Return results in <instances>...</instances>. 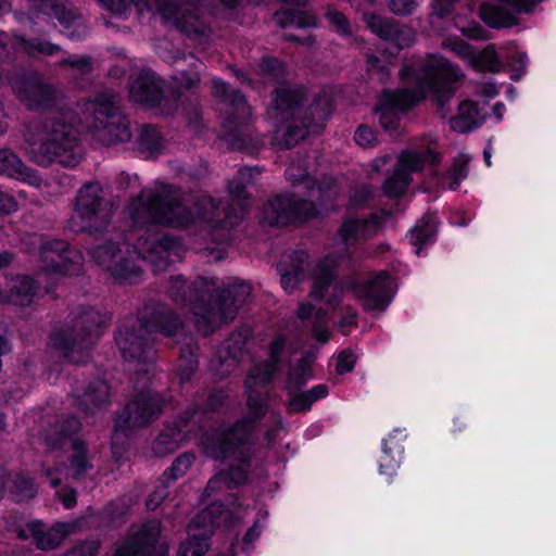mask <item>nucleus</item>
Returning <instances> with one entry per match:
<instances>
[{
    "label": "nucleus",
    "instance_id": "1",
    "mask_svg": "<svg viewBox=\"0 0 556 556\" xmlns=\"http://www.w3.org/2000/svg\"><path fill=\"white\" fill-rule=\"evenodd\" d=\"M257 168L244 167L229 182L228 191L238 208L219 207V203L208 195L199 197L189 206L186 197L169 185L144 188L128 206L135 225L161 224L170 228L185 229L198 223L235 226L248 211L245 185L250 184Z\"/></svg>",
    "mask_w": 556,
    "mask_h": 556
},
{
    "label": "nucleus",
    "instance_id": "2",
    "mask_svg": "<svg viewBox=\"0 0 556 556\" xmlns=\"http://www.w3.org/2000/svg\"><path fill=\"white\" fill-rule=\"evenodd\" d=\"M286 345V338L277 336L269 345V359L255 365L249 372L244 388L247 393L248 415L233 426L222 430L211 440L203 444L204 452L212 458L230 459V468L210 479L205 493L219 490L222 485L230 489L242 484L248 479L251 467L250 434L257 420L266 413L268 393L264 388L273 379L280 361V353Z\"/></svg>",
    "mask_w": 556,
    "mask_h": 556
},
{
    "label": "nucleus",
    "instance_id": "3",
    "mask_svg": "<svg viewBox=\"0 0 556 556\" xmlns=\"http://www.w3.org/2000/svg\"><path fill=\"white\" fill-rule=\"evenodd\" d=\"M250 294L251 286L238 279L217 288L213 279L199 277L188 283L182 276H173L168 287L169 298L192 313L198 330L204 336L233 320Z\"/></svg>",
    "mask_w": 556,
    "mask_h": 556
},
{
    "label": "nucleus",
    "instance_id": "4",
    "mask_svg": "<svg viewBox=\"0 0 556 556\" xmlns=\"http://www.w3.org/2000/svg\"><path fill=\"white\" fill-rule=\"evenodd\" d=\"M458 78V68L445 58L435 54L427 56L416 75L414 88L382 91L376 108L380 126L392 136L400 127L401 116L428 93L444 116L445 105L455 94V83Z\"/></svg>",
    "mask_w": 556,
    "mask_h": 556
},
{
    "label": "nucleus",
    "instance_id": "5",
    "mask_svg": "<svg viewBox=\"0 0 556 556\" xmlns=\"http://www.w3.org/2000/svg\"><path fill=\"white\" fill-rule=\"evenodd\" d=\"M109 242L99 245L90 251L96 263L109 271L114 280L118 282H136L142 274L140 266L135 258L141 256L149 262L154 271L160 273L167 268L170 263L180 261L184 255L181 243L174 237L163 231L148 229L140 236L137 250L131 251L129 245Z\"/></svg>",
    "mask_w": 556,
    "mask_h": 556
},
{
    "label": "nucleus",
    "instance_id": "6",
    "mask_svg": "<svg viewBox=\"0 0 556 556\" xmlns=\"http://www.w3.org/2000/svg\"><path fill=\"white\" fill-rule=\"evenodd\" d=\"M41 266L36 278L18 275L11 280L8 302L28 306L45 293H50L56 281L64 276L78 275L83 267V255L66 242L49 240L40 244Z\"/></svg>",
    "mask_w": 556,
    "mask_h": 556
},
{
    "label": "nucleus",
    "instance_id": "7",
    "mask_svg": "<svg viewBox=\"0 0 556 556\" xmlns=\"http://www.w3.org/2000/svg\"><path fill=\"white\" fill-rule=\"evenodd\" d=\"M180 330L181 323L170 309L156 308L142 313L140 319L131 326H121L115 341L123 357L141 367L137 369L138 375L141 371L148 375L155 359V350L150 334L160 332L170 337Z\"/></svg>",
    "mask_w": 556,
    "mask_h": 556
},
{
    "label": "nucleus",
    "instance_id": "8",
    "mask_svg": "<svg viewBox=\"0 0 556 556\" xmlns=\"http://www.w3.org/2000/svg\"><path fill=\"white\" fill-rule=\"evenodd\" d=\"M305 99L301 88H278L274 91V117H292L286 130L289 139H307L311 136H320L326 128L333 110V97L329 90H321L315 94L312 103L299 116H293L294 110Z\"/></svg>",
    "mask_w": 556,
    "mask_h": 556
},
{
    "label": "nucleus",
    "instance_id": "9",
    "mask_svg": "<svg viewBox=\"0 0 556 556\" xmlns=\"http://www.w3.org/2000/svg\"><path fill=\"white\" fill-rule=\"evenodd\" d=\"M109 320L106 312L94 307L80 308L62 330L51 337V343L71 363H81Z\"/></svg>",
    "mask_w": 556,
    "mask_h": 556
},
{
    "label": "nucleus",
    "instance_id": "10",
    "mask_svg": "<svg viewBox=\"0 0 556 556\" xmlns=\"http://www.w3.org/2000/svg\"><path fill=\"white\" fill-rule=\"evenodd\" d=\"M113 204L103 195L97 181L85 184L78 191L70 226L73 230L94 235L104 231L112 217Z\"/></svg>",
    "mask_w": 556,
    "mask_h": 556
},
{
    "label": "nucleus",
    "instance_id": "11",
    "mask_svg": "<svg viewBox=\"0 0 556 556\" xmlns=\"http://www.w3.org/2000/svg\"><path fill=\"white\" fill-rule=\"evenodd\" d=\"M164 405L162 396L150 389L138 392L115 421L113 443L128 430L143 427L154 420Z\"/></svg>",
    "mask_w": 556,
    "mask_h": 556
},
{
    "label": "nucleus",
    "instance_id": "12",
    "mask_svg": "<svg viewBox=\"0 0 556 556\" xmlns=\"http://www.w3.org/2000/svg\"><path fill=\"white\" fill-rule=\"evenodd\" d=\"M212 93L223 104L231 109V113L223 122V127L230 139H244L250 137L249 121L251 109L247 103L244 94L232 89L220 79H213Z\"/></svg>",
    "mask_w": 556,
    "mask_h": 556
},
{
    "label": "nucleus",
    "instance_id": "13",
    "mask_svg": "<svg viewBox=\"0 0 556 556\" xmlns=\"http://www.w3.org/2000/svg\"><path fill=\"white\" fill-rule=\"evenodd\" d=\"M224 505L213 503L197 514L189 525V536L177 551L176 556H204L208 549V538L219 526Z\"/></svg>",
    "mask_w": 556,
    "mask_h": 556
},
{
    "label": "nucleus",
    "instance_id": "14",
    "mask_svg": "<svg viewBox=\"0 0 556 556\" xmlns=\"http://www.w3.org/2000/svg\"><path fill=\"white\" fill-rule=\"evenodd\" d=\"M316 213V206L311 200H300L293 194L285 193L263 205L261 219L270 226H286L312 218Z\"/></svg>",
    "mask_w": 556,
    "mask_h": 556
},
{
    "label": "nucleus",
    "instance_id": "15",
    "mask_svg": "<svg viewBox=\"0 0 556 556\" xmlns=\"http://www.w3.org/2000/svg\"><path fill=\"white\" fill-rule=\"evenodd\" d=\"M440 156L433 150L427 151H403L393 174L383 184V193L388 197L402 195L412 182V174L419 172L426 164H435Z\"/></svg>",
    "mask_w": 556,
    "mask_h": 556
},
{
    "label": "nucleus",
    "instance_id": "16",
    "mask_svg": "<svg viewBox=\"0 0 556 556\" xmlns=\"http://www.w3.org/2000/svg\"><path fill=\"white\" fill-rule=\"evenodd\" d=\"M24 149L30 160L41 166L58 162L63 166H76L84 153L78 141H25Z\"/></svg>",
    "mask_w": 556,
    "mask_h": 556
},
{
    "label": "nucleus",
    "instance_id": "17",
    "mask_svg": "<svg viewBox=\"0 0 556 556\" xmlns=\"http://www.w3.org/2000/svg\"><path fill=\"white\" fill-rule=\"evenodd\" d=\"M542 0H494L479 7V16L492 28H508L519 24V16L528 14Z\"/></svg>",
    "mask_w": 556,
    "mask_h": 556
},
{
    "label": "nucleus",
    "instance_id": "18",
    "mask_svg": "<svg viewBox=\"0 0 556 556\" xmlns=\"http://www.w3.org/2000/svg\"><path fill=\"white\" fill-rule=\"evenodd\" d=\"M197 409L187 410L168 424L161 431L152 445L156 456H165L175 452L181 444L190 440L200 430L197 417H200Z\"/></svg>",
    "mask_w": 556,
    "mask_h": 556
},
{
    "label": "nucleus",
    "instance_id": "19",
    "mask_svg": "<svg viewBox=\"0 0 556 556\" xmlns=\"http://www.w3.org/2000/svg\"><path fill=\"white\" fill-rule=\"evenodd\" d=\"M13 89L18 100L33 111L50 109L56 99V88L35 73L17 79Z\"/></svg>",
    "mask_w": 556,
    "mask_h": 556
},
{
    "label": "nucleus",
    "instance_id": "20",
    "mask_svg": "<svg viewBox=\"0 0 556 556\" xmlns=\"http://www.w3.org/2000/svg\"><path fill=\"white\" fill-rule=\"evenodd\" d=\"M351 289L365 311L382 312L392 299L391 277L384 271L363 282L352 283Z\"/></svg>",
    "mask_w": 556,
    "mask_h": 556
},
{
    "label": "nucleus",
    "instance_id": "21",
    "mask_svg": "<svg viewBox=\"0 0 556 556\" xmlns=\"http://www.w3.org/2000/svg\"><path fill=\"white\" fill-rule=\"evenodd\" d=\"M129 100L147 109L160 106L164 97V80L151 70H142L128 79Z\"/></svg>",
    "mask_w": 556,
    "mask_h": 556
},
{
    "label": "nucleus",
    "instance_id": "22",
    "mask_svg": "<svg viewBox=\"0 0 556 556\" xmlns=\"http://www.w3.org/2000/svg\"><path fill=\"white\" fill-rule=\"evenodd\" d=\"M161 522L150 520L140 526H132L125 538L118 543L124 544L130 541V548H142L143 552L138 556H168L166 544L160 543Z\"/></svg>",
    "mask_w": 556,
    "mask_h": 556
},
{
    "label": "nucleus",
    "instance_id": "23",
    "mask_svg": "<svg viewBox=\"0 0 556 556\" xmlns=\"http://www.w3.org/2000/svg\"><path fill=\"white\" fill-rule=\"evenodd\" d=\"M76 529L75 522L56 523L51 528H46L40 521H31L18 531V536L24 540L31 539L38 548L49 551L58 547Z\"/></svg>",
    "mask_w": 556,
    "mask_h": 556
},
{
    "label": "nucleus",
    "instance_id": "24",
    "mask_svg": "<svg viewBox=\"0 0 556 556\" xmlns=\"http://www.w3.org/2000/svg\"><path fill=\"white\" fill-rule=\"evenodd\" d=\"M363 18L366 26L375 35L382 40L394 43L397 49L409 47L415 40L414 31L393 18L382 17L375 13H364Z\"/></svg>",
    "mask_w": 556,
    "mask_h": 556
},
{
    "label": "nucleus",
    "instance_id": "25",
    "mask_svg": "<svg viewBox=\"0 0 556 556\" xmlns=\"http://www.w3.org/2000/svg\"><path fill=\"white\" fill-rule=\"evenodd\" d=\"M182 0H159V11L175 26L188 36L202 37L206 35L205 23L191 10L181 8Z\"/></svg>",
    "mask_w": 556,
    "mask_h": 556
},
{
    "label": "nucleus",
    "instance_id": "26",
    "mask_svg": "<svg viewBox=\"0 0 556 556\" xmlns=\"http://www.w3.org/2000/svg\"><path fill=\"white\" fill-rule=\"evenodd\" d=\"M389 217L390 214L388 212L372 214L367 218L349 217L339 229V238L344 245H353L359 240L377 235Z\"/></svg>",
    "mask_w": 556,
    "mask_h": 556
},
{
    "label": "nucleus",
    "instance_id": "27",
    "mask_svg": "<svg viewBox=\"0 0 556 556\" xmlns=\"http://www.w3.org/2000/svg\"><path fill=\"white\" fill-rule=\"evenodd\" d=\"M250 336L249 328H239L218 349L217 357L212 362V366L219 376H227L236 368Z\"/></svg>",
    "mask_w": 556,
    "mask_h": 556
},
{
    "label": "nucleus",
    "instance_id": "28",
    "mask_svg": "<svg viewBox=\"0 0 556 556\" xmlns=\"http://www.w3.org/2000/svg\"><path fill=\"white\" fill-rule=\"evenodd\" d=\"M307 254L304 251H293L285 254L278 265L281 277V286L286 292H292L305 278V264Z\"/></svg>",
    "mask_w": 556,
    "mask_h": 556
},
{
    "label": "nucleus",
    "instance_id": "29",
    "mask_svg": "<svg viewBox=\"0 0 556 556\" xmlns=\"http://www.w3.org/2000/svg\"><path fill=\"white\" fill-rule=\"evenodd\" d=\"M0 175L18 179L36 188H40L43 184L37 170L26 167L22 160L9 149L0 150Z\"/></svg>",
    "mask_w": 556,
    "mask_h": 556
},
{
    "label": "nucleus",
    "instance_id": "30",
    "mask_svg": "<svg viewBox=\"0 0 556 556\" xmlns=\"http://www.w3.org/2000/svg\"><path fill=\"white\" fill-rule=\"evenodd\" d=\"M488 115L485 106L470 100L459 103L457 114L450 118V127L457 134H467L480 127Z\"/></svg>",
    "mask_w": 556,
    "mask_h": 556
},
{
    "label": "nucleus",
    "instance_id": "31",
    "mask_svg": "<svg viewBox=\"0 0 556 556\" xmlns=\"http://www.w3.org/2000/svg\"><path fill=\"white\" fill-rule=\"evenodd\" d=\"M93 469L92 455L87 444L79 439H71L67 476L75 480H81Z\"/></svg>",
    "mask_w": 556,
    "mask_h": 556
},
{
    "label": "nucleus",
    "instance_id": "32",
    "mask_svg": "<svg viewBox=\"0 0 556 556\" xmlns=\"http://www.w3.org/2000/svg\"><path fill=\"white\" fill-rule=\"evenodd\" d=\"M77 406L86 414H94L102 408L109 400V386L105 381L97 379L89 383L83 394H75Z\"/></svg>",
    "mask_w": 556,
    "mask_h": 556
},
{
    "label": "nucleus",
    "instance_id": "33",
    "mask_svg": "<svg viewBox=\"0 0 556 556\" xmlns=\"http://www.w3.org/2000/svg\"><path fill=\"white\" fill-rule=\"evenodd\" d=\"M286 177L293 186L304 184L305 188L308 190L309 197L318 199L320 204H324L326 199H331L336 193L332 180L328 185L327 189L318 185L315 190L316 181L307 175L304 168L296 167L294 165L288 167L286 170Z\"/></svg>",
    "mask_w": 556,
    "mask_h": 556
},
{
    "label": "nucleus",
    "instance_id": "34",
    "mask_svg": "<svg viewBox=\"0 0 556 556\" xmlns=\"http://www.w3.org/2000/svg\"><path fill=\"white\" fill-rule=\"evenodd\" d=\"M50 8L52 9L58 21L64 25V33L68 39L80 40L86 37L87 27L80 16H78L72 10L66 9L60 0L52 2Z\"/></svg>",
    "mask_w": 556,
    "mask_h": 556
},
{
    "label": "nucleus",
    "instance_id": "35",
    "mask_svg": "<svg viewBox=\"0 0 556 556\" xmlns=\"http://www.w3.org/2000/svg\"><path fill=\"white\" fill-rule=\"evenodd\" d=\"M83 105L85 110L92 113L96 121H99L101 124L121 114L118 96L114 93H100L93 100H87Z\"/></svg>",
    "mask_w": 556,
    "mask_h": 556
},
{
    "label": "nucleus",
    "instance_id": "36",
    "mask_svg": "<svg viewBox=\"0 0 556 556\" xmlns=\"http://www.w3.org/2000/svg\"><path fill=\"white\" fill-rule=\"evenodd\" d=\"M298 317L302 320L313 318V334L316 340L325 343L329 339L327 328L328 317L327 313L321 308L315 309L308 302H302L298 309Z\"/></svg>",
    "mask_w": 556,
    "mask_h": 556
},
{
    "label": "nucleus",
    "instance_id": "37",
    "mask_svg": "<svg viewBox=\"0 0 556 556\" xmlns=\"http://www.w3.org/2000/svg\"><path fill=\"white\" fill-rule=\"evenodd\" d=\"M182 59L188 61V68L178 70L176 74L172 75V80L179 88L187 90L195 89L200 85V72L204 64L193 54L184 55Z\"/></svg>",
    "mask_w": 556,
    "mask_h": 556
},
{
    "label": "nucleus",
    "instance_id": "38",
    "mask_svg": "<svg viewBox=\"0 0 556 556\" xmlns=\"http://www.w3.org/2000/svg\"><path fill=\"white\" fill-rule=\"evenodd\" d=\"M437 233V217L426 214L410 230L408 239L413 245H424L433 242Z\"/></svg>",
    "mask_w": 556,
    "mask_h": 556
},
{
    "label": "nucleus",
    "instance_id": "39",
    "mask_svg": "<svg viewBox=\"0 0 556 556\" xmlns=\"http://www.w3.org/2000/svg\"><path fill=\"white\" fill-rule=\"evenodd\" d=\"M275 22L282 28L288 26L311 27L315 26V16L300 9H283L274 14Z\"/></svg>",
    "mask_w": 556,
    "mask_h": 556
},
{
    "label": "nucleus",
    "instance_id": "40",
    "mask_svg": "<svg viewBox=\"0 0 556 556\" xmlns=\"http://www.w3.org/2000/svg\"><path fill=\"white\" fill-rule=\"evenodd\" d=\"M472 66L480 72L500 73L504 64L500 61L496 50L492 46L479 52H473L470 60Z\"/></svg>",
    "mask_w": 556,
    "mask_h": 556
},
{
    "label": "nucleus",
    "instance_id": "41",
    "mask_svg": "<svg viewBox=\"0 0 556 556\" xmlns=\"http://www.w3.org/2000/svg\"><path fill=\"white\" fill-rule=\"evenodd\" d=\"M333 278L332 263L330 264L327 258L317 267L309 296L315 300L324 299L326 291L332 286Z\"/></svg>",
    "mask_w": 556,
    "mask_h": 556
},
{
    "label": "nucleus",
    "instance_id": "42",
    "mask_svg": "<svg viewBox=\"0 0 556 556\" xmlns=\"http://www.w3.org/2000/svg\"><path fill=\"white\" fill-rule=\"evenodd\" d=\"M58 130L53 128L52 125H48L43 123L41 119H36L31 122L28 126V134L34 137H38V139H71V134L63 130Z\"/></svg>",
    "mask_w": 556,
    "mask_h": 556
},
{
    "label": "nucleus",
    "instance_id": "43",
    "mask_svg": "<svg viewBox=\"0 0 556 556\" xmlns=\"http://www.w3.org/2000/svg\"><path fill=\"white\" fill-rule=\"evenodd\" d=\"M20 42L25 52L31 56L36 54L54 55L61 51L60 46L38 38L25 39L20 37Z\"/></svg>",
    "mask_w": 556,
    "mask_h": 556
},
{
    "label": "nucleus",
    "instance_id": "44",
    "mask_svg": "<svg viewBox=\"0 0 556 556\" xmlns=\"http://www.w3.org/2000/svg\"><path fill=\"white\" fill-rule=\"evenodd\" d=\"M105 135L111 139H130L129 121L127 117L118 114L115 118H111L102 124Z\"/></svg>",
    "mask_w": 556,
    "mask_h": 556
},
{
    "label": "nucleus",
    "instance_id": "45",
    "mask_svg": "<svg viewBox=\"0 0 556 556\" xmlns=\"http://www.w3.org/2000/svg\"><path fill=\"white\" fill-rule=\"evenodd\" d=\"M311 376L309 361L307 357H303L298 366L289 370L287 388L291 392L292 389H296L306 383Z\"/></svg>",
    "mask_w": 556,
    "mask_h": 556
},
{
    "label": "nucleus",
    "instance_id": "46",
    "mask_svg": "<svg viewBox=\"0 0 556 556\" xmlns=\"http://www.w3.org/2000/svg\"><path fill=\"white\" fill-rule=\"evenodd\" d=\"M79 429L80 421L76 417H67L61 421L59 437L56 439H53L50 434L47 435V445L50 447H61L66 437L76 433Z\"/></svg>",
    "mask_w": 556,
    "mask_h": 556
},
{
    "label": "nucleus",
    "instance_id": "47",
    "mask_svg": "<svg viewBox=\"0 0 556 556\" xmlns=\"http://www.w3.org/2000/svg\"><path fill=\"white\" fill-rule=\"evenodd\" d=\"M194 460V456L189 453L179 455L173 463V465L163 473V480H176L184 476L190 468Z\"/></svg>",
    "mask_w": 556,
    "mask_h": 556
},
{
    "label": "nucleus",
    "instance_id": "48",
    "mask_svg": "<svg viewBox=\"0 0 556 556\" xmlns=\"http://www.w3.org/2000/svg\"><path fill=\"white\" fill-rule=\"evenodd\" d=\"M467 176V160L459 159L455 161L453 166L446 173L443 185L455 190Z\"/></svg>",
    "mask_w": 556,
    "mask_h": 556
},
{
    "label": "nucleus",
    "instance_id": "49",
    "mask_svg": "<svg viewBox=\"0 0 556 556\" xmlns=\"http://www.w3.org/2000/svg\"><path fill=\"white\" fill-rule=\"evenodd\" d=\"M12 481L16 491L17 501L30 498L36 494V486L28 475H16Z\"/></svg>",
    "mask_w": 556,
    "mask_h": 556
},
{
    "label": "nucleus",
    "instance_id": "50",
    "mask_svg": "<svg viewBox=\"0 0 556 556\" xmlns=\"http://www.w3.org/2000/svg\"><path fill=\"white\" fill-rule=\"evenodd\" d=\"M458 1L459 0H432L430 4V22L432 23L433 18L444 20L450 17Z\"/></svg>",
    "mask_w": 556,
    "mask_h": 556
},
{
    "label": "nucleus",
    "instance_id": "51",
    "mask_svg": "<svg viewBox=\"0 0 556 556\" xmlns=\"http://www.w3.org/2000/svg\"><path fill=\"white\" fill-rule=\"evenodd\" d=\"M258 68L262 75L280 78L285 74V64L276 58L264 56L260 60Z\"/></svg>",
    "mask_w": 556,
    "mask_h": 556
},
{
    "label": "nucleus",
    "instance_id": "52",
    "mask_svg": "<svg viewBox=\"0 0 556 556\" xmlns=\"http://www.w3.org/2000/svg\"><path fill=\"white\" fill-rule=\"evenodd\" d=\"M198 368L195 354L190 351L188 354H181L178 365V377L181 382L188 381Z\"/></svg>",
    "mask_w": 556,
    "mask_h": 556
},
{
    "label": "nucleus",
    "instance_id": "53",
    "mask_svg": "<svg viewBox=\"0 0 556 556\" xmlns=\"http://www.w3.org/2000/svg\"><path fill=\"white\" fill-rule=\"evenodd\" d=\"M61 65L78 71L80 74H89L93 71L90 55H72L60 61Z\"/></svg>",
    "mask_w": 556,
    "mask_h": 556
},
{
    "label": "nucleus",
    "instance_id": "54",
    "mask_svg": "<svg viewBox=\"0 0 556 556\" xmlns=\"http://www.w3.org/2000/svg\"><path fill=\"white\" fill-rule=\"evenodd\" d=\"M131 148L142 159L155 157L163 151L162 141H134Z\"/></svg>",
    "mask_w": 556,
    "mask_h": 556
},
{
    "label": "nucleus",
    "instance_id": "55",
    "mask_svg": "<svg viewBox=\"0 0 556 556\" xmlns=\"http://www.w3.org/2000/svg\"><path fill=\"white\" fill-rule=\"evenodd\" d=\"M418 0H387L388 9L397 16H408L418 8Z\"/></svg>",
    "mask_w": 556,
    "mask_h": 556
},
{
    "label": "nucleus",
    "instance_id": "56",
    "mask_svg": "<svg viewBox=\"0 0 556 556\" xmlns=\"http://www.w3.org/2000/svg\"><path fill=\"white\" fill-rule=\"evenodd\" d=\"M326 17L328 18L330 24L336 27V30L338 33L342 35L350 34L351 26L346 16L343 13L337 11L333 8L328 7Z\"/></svg>",
    "mask_w": 556,
    "mask_h": 556
},
{
    "label": "nucleus",
    "instance_id": "57",
    "mask_svg": "<svg viewBox=\"0 0 556 556\" xmlns=\"http://www.w3.org/2000/svg\"><path fill=\"white\" fill-rule=\"evenodd\" d=\"M100 545L101 544L98 540L85 541L62 556H96L99 552Z\"/></svg>",
    "mask_w": 556,
    "mask_h": 556
},
{
    "label": "nucleus",
    "instance_id": "58",
    "mask_svg": "<svg viewBox=\"0 0 556 556\" xmlns=\"http://www.w3.org/2000/svg\"><path fill=\"white\" fill-rule=\"evenodd\" d=\"M100 3L111 13L115 15H124L132 5L136 4V0H99Z\"/></svg>",
    "mask_w": 556,
    "mask_h": 556
},
{
    "label": "nucleus",
    "instance_id": "59",
    "mask_svg": "<svg viewBox=\"0 0 556 556\" xmlns=\"http://www.w3.org/2000/svg\"><path fill=\"white\" fill-rule=\"evenodd\" d=\"M313 403L308 399L306 392L291 393L288 408L291 413L308 410Z\"/></svg>",
    "mask_w": 556,
    "mask_h": 556
},
{
    "label": "nucleus",
    "instance_id": "60",
    "mask_svg": "<svg viewBox=\"0 0 556 556\" xmlns=\"http://www.w3.org/2000/svg\"><path fill=\"white\" fill-rule=\"evenodd\" d=\"M257 516H258L257 520L247 531V533L244 535L243 544L247 546L252 544L261 535L262 528H263V525L261 523V521H265V519L267 517V511H264V513L258 511Z\"/></svg>",
    "mask_w": 556,
    "mask_h": 556
},
{
    "label": "nucleus",
    "instance_id": "61",
    "mask_svg": "<svg viewBox=\"0 0 556 556\" xmlns=\"http://www.w3.org/2000/svg\"><path fill=\"white\" fill-rule=\"evenodd\" d=\"M366 64H367V71L369 73H374V72L377 73L381 80L386 79L389 76L388 66L386 64H383L382 61L378 56H376L374 54L368 55L367 60H366Z\"/></svg>",
    "mask_w": 556,
    "mask_h": 556
},
{
    "label": "nucleus",
    "instance_id": "62",
    "mask_svg": "<svg viewBox=\"0 0 556 556\" xmlns=\"http://www.w3.org/2000/svg\"><path fill=\"white\" fill-rule=\"evenodd\" d=\"M355 365V356L350 352L340 353L337 361V371L339 374H345L351 371Z\"/></svg>",
    "mask_w": 556,
    "mask_h": 556
},
{
    "label": "nucleus",
    "instance_id": "63",
    "mask_svg": "<svg viewBox=\"0 0 556 556\" xmlns=\"http://www.w3.org/2000/svg\"><path fill=\"white\" fill-rule=\"evenodd\" d=\"M341 314L342 317L339 320V327L342 328L343 333L346 334L344 328L356 325L357 314L356 311L349 305L341 307Z\"/></svg>",
    "mask_w": 556,
    "mask_h": 556
},
{
    "label": "nucleus",
    "instance_id": "64",
    "mask_svg": "<svg viewBox=\"0 0 556 556\" xmlns=\"http://www.w3.org/2000/svg\"><path fill=\"white\" fill-rule=\"evenodd\" d=\"M166 496H167L166 488H165V485L162 484L152 494H150V496L146 503L147 508L150 510L156 509Z\"/></svg>",
    "mask_w": 556,
    "mask_h": 556
}]
</instances>
